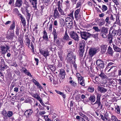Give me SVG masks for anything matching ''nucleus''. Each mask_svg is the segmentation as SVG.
<instances>
[{
	"instance_id": "1",
	"label": "nucleus",
	"mask_w": 121,
	"mask_h": 121,
	"mask_svg": "<svg viewBox=\"0 0 121 121\" xmlns=\"http://www.w3.org/2000/svg\"><path fill=\"white\" fill-rule=\"evenodd\" d=\"M9 47L6 45L4 42L0 43V50L2 54H4L8 52Z\"/></svg>"
},
{
	"instance_id": "2",
	"label": "nucleus",
	"mask_w": 121,
	"mask_h": 121,
	"mask_svg": "<svg viewBox=\"0 0 121 121\" xmlns=\"http://www.w3.org/2000/svg\"><path fill=\"white\" fill-rule=\"evenodd\" d=\"M66 58L68 62L71 64V63H74V61H75L76 56L73 55L72 52H71L68 54Z\"/></svg>"
},
{
	"instance_id": "3",
	"label": "nucleus",
	"mask_w": 121,
	"mask_h": 121,
	"mask_svg": "<svg viewBox=\"0 0 121 121\" xmlns=\"http://www.w3.org/2000/svg\"><path fill=\"white\" fill-rule=\"evenodd\" d=\"M70 35L71 38L75 41L78 42L79 40V37L78 34L74 32L71 31L70 32Z\"/></svg>"
},
{
	"instance_id": "4",
	"label": "nucleus",
	"mask_w": 121,
	"mask_h": 121,
	"mask_svg": "<svg viewBox=\"0 0 121 121\" xmlns=\"http://www.w3.org/2000/svg\"><path fill=\"white\" fill-rule=\"evenodd\" d=\"M80 32V35L82 38L85 40H86L89 37V36H90L91 34L88 32L84 31Z\"/></svg>"
},
{
	"instance_id": "5",
	"label": "nucleus",
	"mask_w": 121,
	"mask_h": 121,
	"mask_svg": "<svg viewBox=\"0 0 121 121\" xmlns=\"http://www.w3.org/2000/svg\"><path fill=\"white\" fill-rule=\"evenodd\" d=\"M79 54L81 56H82L84 51L85 44L83 42H81L79 44Z\"/></svg>"
},
{
	"instance_id": "6",
	"label": "nucleus",
	"mask_w": 121,
	"mask_h": 121,
	"mask_svg": "<svg viewBox=\"0 0 121 121\" xmlns=\"http://www.w3.org/2000/svg\"><path fill=\"white\" fill-rule=\"evenodd\" d=\"M101 95L100 94L97 95L96 97V100L95 104H97L99 107L101 109L103 107V105L100 102Z\"/></svg>"
},
{
	"instance_id": "7",
	"label": "nucleus",
	"mask_w": 121,
	"mask_h": 121,
	"mask_svg": "<svg viewBox=\"0 0 121 121\" xmlns=\"http://www.w3.org/2000/svg\"><path fill=\"white\" fill-rule=\"evenodd\" d=\"M61 16L58 12L57 8H56L53 11V17L55 19L60 17Z\"/></svg>"
},
{
	"instance_id": "8",
	"label": "nucleus",
	"mask_w": 121,
	"mask_h": 121,
	"mask_svg": "<svg viewBox=\"0 0 121 121\" xmlns=\"http://www.w3.org/2000/svg\"><path fill=\"white\" fill-rule=\"evenodd\" d=\"M97 49L96 48H90L89 50V54L91 56H93L96 53Z\"/></svg>"
},
{
	"instance_id": "9",
	"label": "nucleus",
	"mask_w": 121,
	"mask_h": 121,
	"mask_svg": "<svg viewBox=\"0 0 121 121\" xmlns=\"http://www.w3.org/2000/svg\"><path fill=\"white\" fill-rule=\"evenodd\" d=\"M40 53L43 55L45 58H46L47 56H49V52L48 50H43L41 49L40 50Z\"/></svg>"
},
{
	"instance_id": "10",
	"label": "nucleus",
	"mask_w": 121,
	"mask_h": 121,
	"mask_svg": "<svg viewBox=\"0 0 121 121\" xmlns=\"http://www.w3.org/2000/svg\"><path fill=\"white\" fill-rule=\"evenodd\" d=\"M80 12V9H78L76 10L74 12V17L76 20H78L80 17V15L79 13Z\"/></svg>"
},
{
	"instance_id": "11",
	"label": "nucleus",
	"mask_w": 121,
	"mask_h": 121,
	"mask_svg": "<svg viewBox=\"0 0 121 121\" xmlns=\"http://www.w3.org/2000/svg\"><path fill=\"white\" fill-rule=\"evenodd\" d=\"M33 112V110L31 109L26 110L25 112L24 115L26 116V118L29 117H30Z\"/></svg>"
},
{
	"instance_id": "12",
	"label": "nucleus",
	"mask_w": 121,
	"mask_h": 121,
	"mask_svg": "<svg viewBox=\"0 0 121 121\" xmlns=\"http://www.w3.org/2000/svg\"><path fill=\"white\" fill-rule=\"evenodd\" d=\"M23 3L22 0H16L15 3V6L17 7H20L22 6Z\"/></svg>"
},
{
	"instance_id": "13",
	"label": "nucleus",
	"mask_w": 121,
	"mask_h": 121,
	"mask_svg": "<svg viewBox=\"0 0 121 121\" xmlns=\"http://www.w3.org/2000/svg\"><path fill=\"white\" fill-rule=\"evenodd\" d=\"M60 74L61 75V77L62 79H63L65 78V73L64 69H60Z\"/></svg>"
},
{
	"instance_id": "14",
	"label": "nucleus",
	"mask_w": 121,
	"mask_h": 121,
	"mask_svg": "<svg viewBox=\"0 0 121 121\" xmlns=\"http://www.w3.org/2000/svg\"><path fill=\"white\" fill-rule=\"evenodd\" d=\"M101 52L102 54L105 53L106 50L107 46L106 45H102L101 46Z\"/></svg>"
},
{
	"instance_id": "15",
	"label": "nucleus",
	"mask_w": 121,
	"mask_h": 121,
	"mask_svg": "<svg viewBox=\"0 0 121 121\" xmlns=\"http://www.w3.org/2000/svg\"><path fill=\"white\" fill-rule=\"evenodd\" d=\"M78 83L82 86H84L85 85V80L83 77L82 78H80L78 80Z\"/></svg>"
},
{
	"instance_id": "16",
	"label": "nucleus",
	"mask_w": 121,
	"mask_h": 121,
	"mask_svg": "<svg viewBox=\"0 0 121 121\" xmlns=\"http://www.w3.org/2000/svg\"><path fill=\"white\" fill-rule=\"evenodd\" d=\"M31 4L33 5V7L35 8L37 7V0H29Z\"/></svg>"
},
{
	"instance_id": "17",
	"label": "nucleus",
	"mask_w": 121,
	"mask_h": 121,
	"mask_svg": "<svg viewBox=\"0 0 121 121\" xmlns=\"http://www.w3.org/2000/svg\"><path fill=\"white\" fill-rule=\"evenodd\" d=\"M98 89L99 91L101 93H104L107 90V89L99 86H98Z\"/></svg>"
},
{
	"instance_id": "18",
	"label": "nucleus",
	"mask_w": 121,
	"mask_h": 121,
	"mask_svg": "<svg viewBox=\"0 0 121 121\" xmlns=\"http://www.w3.org/2000/svg\"><path fill=\"white\" fill-rule=\"evenodd\" d=\"M108 29L107 28L103 26L101 27L100 31L105 34H107L108 32Z\"/></svg>"
},
{
	"instance_id": "19",
	"label": "nucleus",
	"mask_w": 121,
	"mask_h": 121,
	"mask_svg": "<svg viewBox=\"0 0 121 121\" xmlns=\"http://www.w3.org/2000/svg\"><path fill=\"white\" fill-rule=\"evenodd\" d=\"M112 36L111 35L110 33V32L108 35V40L110 43H111L112 42Z\"/></svg>"
},
{
	"instance_id": "20",
	"label": "nucleus",
	"mask_w": 121,
	"mask_h": 121,
	"mask_svg": "<svg viewBox=\"0 0 121 121\" xmlns=\"http://www.w3.org/2000/svg\"><path fill=\"white\" fill-rule=\"evenodd\" d=\"M115 111L117 114H119L120 112V106L117 105L115 107Z\"/></svg>"
},
{
	"instance_id": "21",
	"label": "nucleus",
	"mask_w": 121,
	"mask_h": 121,
	"mask_svg": "<svg viewBox=\"0 0 121 121\" xmlns=\"http://www.w3.org/2000/svg\"><path fill=\"white\" fill-rule=\"evenodd\" d=\"M25 44L28 46L29 48V46L30 44V41L28 37H27L25 38Z\"/></svg>"
},
{
	"instance_id": "22",
	"label": "nucleus",
	"mask_w": 121,
	"mask_h": 121,
	"mask_svg": "<svg viewBox=\"0 0 121 121\" xmlns=\"http://www.w3.org/2000/svg\"><path fill=\"white\" fill-rule=\"evenodd\" d=\"M2 115L4 116V119L5 120H6L7 119V112L5 110H4L2 112Z\"/></svg>"
},
{
	"instance_id": "23",
	"label": "nucleus",
	"mask_w": 121,
	"mask_h": 121,
	"mask_svg": "<svg viewBox=\"0 0 121 121\" xmlns=\"http://www.w3.org/2000/svg\"><path fill=\"white\" fill-rule=\"evenodd\" d=\"M69 36L68 35L67 31H66L64 36L63 38V39L67 41H69L70 39H69Z\"/></svg>"
},
{
	"instance_id": "24",
	"label": "nucleus",
	"mask_w": 121,
	"mask_h": 121,
	"mask_svg": "<svg viewBox=\"0 0 121 121\" xmlns=\"http://www.w3.org/2000/svg\"><path fill=\"white\" fill-rule=\"evenodd\" d=\"M111 120L112 121H121L120 120H118L116 116L113 115L111 116Z\"/></svg>"
},
{
	"instance_id": "25",
	"label": "nucleus",
	"mask_w": 121,
	"mask_h": 121,
	"mask_svg": "<svg viewBox=\"0 0 121 121\" xmlns=\"http://www.w3.org/2000/svg\"><path fill=\"white\" fill-rule=\"evenodd\" d=\"M54 42L58 46H59L60 44V42L59 40L58 39L57 37L54 38Z\"/></svg>"
},
{
	"instance_id": "26",
	"label": "nucleus",
	"mask_w": 121,
	"mask_h": 121,
	"mask_svg": "<svg viewBox=\"0 0 121 121\" xmlns=\"http://www.w3.org/2000/svg\"><path fill=\"white\" fill-rule=\"evenodd\" d=\"M113 47L115 51L117 52H119L121 51V49L116 45L114 44L113 45Z\"/></svg>"
},
{
	"instance_id": "27",
	"label": "nucleus",
	"mask_w": 121,
	"mask_h": 121,
	"mask_svg": "<svg viewBox=\"0 0 121 121\" xmlns=\"http://www.w3.org/2000/svg\"><path fill=\"white\" fill-rule=\"evenodd\" d=\"M43 38L44 39L46 40H47L48 39L47 34L45 30H44L43 31Z\"/></svg>"
},
{
	"instance_id": "28",
	"label": "nucleus",
	"mask_w": 121,
	"mask_h": 121,
	"mask_svg": "<svg viewBox=\"0 0 121 121\" xmlns=\"http://www.w3.org/2000/svg\"><path fill=\"white\" fill-rule=\"evenodd\" d=\"M5 63L4 60L2 59H1L0 66H2V67H3L4 68V67H7V65L5 64Z\"/></svg>"
},
{
	"instance_id": "29",
	"label": "nucleus",
	"mask_w": 121,
	"mask_h": 121,
	"mask_svg": "<svg viewBox=\"0 0 121 121\" xmlns=\"http://www.w3.org/2000/svg\"><path fill=\"white\" fill-rule=\"evenodd\" d=\"M15 26V23L13 21V22L12 24H11L10 26L9 30H13L14 29Z\"/></svg>"
},
{
	"instance_id": "30",
	"label": "nucleus",
	"mask_w": 121,
	"mask_h": 121,
	"mask_svg": "<svg viewBox=\"0 0 121 121\" xmlns=\"http://www.w3.org/2000/svg\"><path fill=\"white\" fill-rule=\"evenodd\" d=\"M13 115V112L12 111H8L7 114V119L8 117L9 118L11 117Z\"/></svg>"
},
{
	"instance_id": "31",
	"label": "nucleus",
	"mask_w": 121,
	"mask_h": 121,
	"mask_svg": "<svg viewBox=\"0 0 121 121\" xmlns=\"http://www.w3.org/2000/svg\"><path fill=\"white\" fill-rule=\"evenodd\" d=\"M95 98L94 96H91L89 99V100L91 101V102H93L95 100Z\"/></svg>"
},
{
	"instance_id": "32",
	"label": "nucleus",
	"mask_w": 121,
	"mask_h": 121,
	"mask_svg": "<svg viewBox=\"0 0 121 121\" xmlns=\"http://www.w3.org/2000/svg\"><path fill=\"white\" fill-rule=\"evenodd\" d=\"M108 53L112 55L113 54V51L112 50V48H111L110 47H109L108 49Z\"/></svg>"
},
{
	"instance_id": "33",
	"label": "nucleus",
	"mask_w": 121,
	"mask_h": 121,
	"mask_svg": "<svg viewBox=\"0 0 121 121\" xmlns=\"http://www.w3.org/2000/svg\"><path fill=\"white\" fill-rule=\"evenodd\" d=\"M100 21H99L98 23V25L99 26L101 27L103 25H104L105 23V21H104V20H100Z\"/></svg>"
},
{
	"instance_id": "34",
	"label": "nucleus",
	"mask_w": 121,
	"mask_h": 121,
	"mask_svg": "<svg viewBox=\"0 0 121 121\" xmlns=\"http://www.w3.org/2000/svg\"><path fill=\"white\" fill-rule=\"evenodd\" d=\"M58 10L61 15L63 16L66 15L64 13V11L61 8L58 9Z\"/></svg>"
},
{
	"instance_id": "35",
	"label": "nucleus",
	"mask_w": 121,
	"mask_h": 121,
	"mask_svg": "<svg viewBox=\"0 0 121 121\" xmlns=\"http://www.w3.org/2000/svg\"><path fill=\"white\" fill-rule=\"evenodd\" d=\"M99 76L102 79L105 78L107 77L106 76L102 71L101 72L100 74L99 75Z\"/></svg>"
},
{
	"instance_id": "36",
	"label": "nucleus",
	"mask_w": 121,
	"mask_h": 121,
	"mask_svg": "<svg viewBox=\"0 0 121 121\" xmlns=\"http://www.w3.org/2000/svg\"><path fill=\"white\" fill-rule=\"evenodd\" d=\"M104 62L101 60H98L96 61V64L98 66L102 64H104Z\"/></svg>"
},
{
	"instance_id": "37",
	"label": "nucleus",
	"mask_w": 121,
	"mask_h": 121,
	"mask_svg": "<svg viewBox=\"0 0 121 121\" xmlns=\"http://www.w3.org/2000/svg\"><path fill=\"white\" fill-rule=\"evenodd\" d=\"M32 96L35 99H36L38 100L40 99V97L37 94H33L32 95Z\"/></svg>"
},
{
	"instance_id": "38",
	"label": "nucleus",
	"mask_w": 121,
	"mask_h": 121,
	"mask_svg": "<svg viewBox=\"0 0 121 121\" xmlns=\"http://www.w3.org/2000/svg\"><path fill=\"white\" fill-rule=\"evenodd\" d=\"M52 34L54 36V38L57 37L56 31L55 29H54L52 32Z\"/></svg>"
},
{
	"instance_id": "39",
	"label": "nucleus",
	"mask_w": 121,
	"mask_h": 121,
	"mask_svg": "<svg viewBox=\"0 0 121 121\" xmlns=\"http://www.w3.org/2000/svg\"><path fill=\"white\" fill-rule=\"evenodd\" d=\"M18 41L20 43V44L22 45L23 44V42L22 40V38L20 37H19L18 38Z\"/></svg>"
},
{
	"instance_id": "40",
	"label": "nucleus",
	"mask_w": 121,
	"mask_h": 121,
	"mask_svg": "<svg viewBox=\"0 0 121 121\" xmlns=\"http://www.w3.org/2000/svg\"><path fill=\"white\" fill-rule=\"evenodd\" d=\"M93 29L95 30V31L98 32L100 31V30L98 26H94L93 27Z\"/></svg>"
},
{
	"instance_id": "41",
	"label": "nucleus",
	"mask_w": 121,
	"mask_h": 121,
	"mask_svg": "<svg viewBox=\"0 0 121 121\" xmlns=\"http://www.w3.org/2000/svg\"><path fill=\"white\" fill-rule=\"evenodd\" d=\"M21 20L22 25L24 26H25L26 25V22L25 18H23V19H21Z\"/></svg>"
},
{
	"instance_id": "42",
	"label": "nucleus",
	"mask_w": 121,
	"mask_h": 121,
	"mask_svg": "<svg viewBox=\"0 0 121 121\" xmlns=\"http://www.w3.org/2000/svg\"><path fill=\"white\" fill-rule=\"evenodd\" d=\"M35 85L37 86V88H38L41 89H43V87L38 82Z\"/></svg>"
},
{
	"instance_id": "43",
	"label": "nucleus",
	"mask_w": 121,
	"mask_h": 121,
	"mask_svg": "<svg viewBox=\"0 0 121 121\" xmlns=\"http://www.w3.org/2000/svg\"><path fill=\"white\" fill-rule=\"evenodd\" d=\"M117 33V30H114L112 31V35L113 36H115L116 34Z\"/></svg>"
},
{
	"instance_id": "44",
	"label": "nucleus",
	"mask_w": 121,
	"mask_h": 121,
	"mask_svg": "<svg viewBox=\"0 0 121 121\" xmlns=\"http://www.w3.org/2000/svg\"><path fill=\"white\" fill-rule=\"evenodd\" d=\"M69 83L71 84V85L74 86H77V84L76 83L73 82L72 80H71L69 81Z\"/></svg>"
},
{
	"instance_id": "45",
	"label": "nucleus",
	"mask_w": 121,
	"mask_h": 121,
	"mask_svg": "<svg viewBox=\"0 0 121 121\" xmlns=\"http://www.w3.org/2000/svg\"><path fill=\"white\" fill-rule=\"evenodd\" d=\"M26 19L27 21H29L30 19V16L31 15L28 13L26 14Z\"/></svg>"
},
{
	"instance_id": "46",
	"label": "nucleus",
	"mask_w": 121,
	"mask_h": 121,
	"mask_svg": "<svg viewBox=\"0 0 121 121\" xmlns=\"http://www.w3.org/2000/svg\"><path fill=\"white\" fill-rule=\"evenodd\" d=\"M14 35V34L12 33L10 34V35L8 37V38L9 39H12L13 38Z\"/></svg>"
},
{
	"instance_id": "47",
	"label": "nucleus",
	"mask_w": 121,
	"mask_h": 121,
	"mask_svg": "<svg viewBox=\"0 0 121 121\" xmlns=\"http://www.w3.org/2000/svg\"><path fill=\"white\" fill-rule=\"evenodd\" d=\"M108 9L107 7L105 5H102V10L104 11H106Z\"/></svg>"
},
{
	"instance_id": "48",
	"label": "nucleus",
	"mask_w": 121,
	"mask_h": 121,
	"mask_svg": "<svg viewBox=\"0 0 121 121\" xmlns=\"http://www.w3.org/2000/svg\"><path fill=\"white\" fill-rule=\"evenodd\" d=\"M20 28L18 27H17L16 30V34L17 36H18L19 35V31Z\"/></svg>"
},
{
	"instance_id": "49",
	"label": "nucleus",
	"mask_w": 121,
	"mask_h": 121,
	"mask_svg": "<svg viewBox=\"0 0 121 121\" xmlns=\"http://www.w3.org/2000/svg\"><path fill=\"white\" fill-rule=\"evenodd\" d=\"M81 2H78L76 4V8H78L79 7L81 8Z\"/></svg>"
},
{
	"instance_id": "50",
	"label": "nucleus",
	"mask_w": 121,
	"mask_h": 121,
	"mask_svg": "<svg viewBox=\"0 0 121 121\" xmlns=\"http://www.w3.org/2000/svg\"><path fill=\"white\" fill-rule=\"evenodd\" d=\"M46 121H52L51 120L48 118V116H45L44 117Z\"/></svg>"
},
{
	"instance_id": "51",
	"label": "nucleus",
	"mask_w": 121,
	"mask_h": 121,
	"mask_svg": "<svg viewBox=\"0 0 121 121\" xmlns=\"http://www.w3.org/2000/svg\"><path fill=\"white\" fill-rule=\"evenodd\" d=\"M94 90V89L92 87H89L88 89V91L90 92H93Z\"/></svg>"
},
{
	"instance_id": "52",
	"label": "nucleus",
	"mask_w": 121,
	"mask_h": 121,
	"mask_svg": "<svg viewBox=\"0 0 121 121\" xmlns=\"http://www.w3.org/2000/svg\"><path fill=\"white\" fill-rule=\"evenodd\" d=\"M92 36L95 39H97L98 38V34H91L90 35Z\"/></svg>"
},
{
	"instance_id": "53",
	"label": "nucleus",
	"mask_w": 121,
	"mask_h": 121,
	"mask_svg": "<svg viewBox=\"0 0 121 121\" xmlns=\"http://www.w3.org/2000/svg\"><path fill=\"white\" fill-rule=\"evenodd\" d=\"M104 116L105 119L106 120H108V117L109 116L108 113H106L105 114Z\"/></svg>"
},
{
	"instance_id": "54",
	"label": "nucleus",
	"mask_w": 121,
	"mask_h": 121,
	"mask_svg": "<svg viewBox=\"0 0 121 121\" xmlns=\"http://www.w3.org/2000/svg\"><path fill=\"white\" fill-rule=\"evenodd\" d=\"M65 4L67 8H68L70 6L69 2V1L67 0L65 2Z\"/></svg>"
},
{
	"instance_id": "55",
	"label": "nucleus",
	"mask_w": 121,
	"mask_h": 121,
	"mask_svg": "<svg viewBox=\"0 0 121 121\" xmlns=\"http://www.w3.org/2000/svg\"><path fill=\"white\" fill-rule=\"evenodd\" d=\"M71 21H72V19L71 18L69 17H67L65 19V21L66 22H69Z\"/></svg>"
},
{
	"instance_id": "56",
	"label": "nucleus",
	"mask_w": 121,
	"mask_h": 121,
	"mask_svg": "<svg viewBox=\"0 0 121 121\" xmlns=\"http://www.w3.org/2000/svg\"><path fill=\"white\" fill-rule=\"evenodd\" d=\"M76 77L78 78V80L79 78H81L83 77H82L79 73H77L76 74Z\"/></svg>"
},
{
	"instance_id": "57",
	"label": "nucleus",
	"mask_w": 121,
	"mask_h": 121,
	"mask_svg": "<svg viewBox=\"0 0 121 121\" xmlns=\"http://www.w3.org/2000/svg\"><path fill=\"white\" fill-rule=\"evenodd\" d=\"M22 71L24 72L25 74H26V73L28 71V70L24 67H23L22 69Z\"/></svg>"
},
{
	"instance_id": "58",
	"label": "nucleus",
	"mask_w": 121,
	"mask_h": 121,
	"mask_svg": "<svg viewBox=\"0 0 121 121\" xmlns=\"http://www.w3.org/2000/svg\"><path fill=\"white\" fill-rule=\"evenodd\" d=\"M60 1H59L57 3L58 9L61 8L60 7Z\"/></svg>"
},
{
	"instance_id": "59",
	"label": "nucleus",
	"mask_w": 121,
	"mask_h": 121,
	"mask_svg": "<svg viewBox=\"0 0 121 121\" xmlns=\"http://www.w3.org/2000/svg\"><path fill=\"white\" fill-rule=\"evenodd\" d=\"M109 17H107L106 18V19L105 20V22L107 23L108 24L110 22L109 21Z\"/></svg>"
},
{
	"instance_id": "60",
	"label": "nucleus",
	"mask_w": 121,
	"mask_h": 121,
	"mask_svg": "<svg viewBox=\"0 0 121 121\" xmlns=\"http://www.w3.org/2000/svg\"><path fill=\"white\" fill-rule=\"evenodd\" d=\"M13 11L15 13H17V14L19 13L18 9L17 8H15L13 10Z\"/></svg>"
},
{
	"instance_id": "61",
	"label": "nucleus",
	"mask_w": 121,
	"mask_h": 121,
	"mask_svg": "<svg viewBox=\"0 0 121 121\" xmlns=\"http://www.w3.org/2000/svg\"><path fill=\"white\" fill-rule=\"evenodd\" d=\"M104 64H102L98 66L100 68H103L104 67Z\"/></svg>"
},
{
	"instance_id": "62",
	"label": "nucleus",
	"mask_w": 121,
	"mask_h": 121,
	"mask_svg": "<svg viewBox=\"0 0 121 121\" xmlns=\"http://www.w3.org/2000/svg\"><path fill=\"white\" fill-rule=\"evenodd\" d=\"M17 15L19 17V18H20L21 19H23V18H24L23 17V16L19 13H18Z\"/></svg>"
},
{
	"instance_id": "63",
	"label": "nucleus",
	"mask_w": 121,
	"mask_h": 121,
	"mask_svg": "<svg viewBox=\"0 0 121 121\" xmlns=\"http://www.w3.org/2000/svg\"><path fill=\"white\" fill-rule=\"evenodd\" d=\"M76 118L77 119L79 120V121H81L82 119H83V118L81 117H80L79 116H77L76 117Z\"/></svg>"
},
{
	"instance_id": "64",
	"label": "nucleus",
	"mask_w": 121,
	"mask_h": 121,
	"mask_svg": "<svg viewBox=\"0 0 121 121\" xmlns=\"http://www.w3.org/2000/svg\"><path fill=\"white\" fill-rule=\"evenodd\" d=\"M4 67L3 68L2 67V66H0V70L1 71H4V69H6L7 68V67Z\"/></svg>"
}]
</instances>
